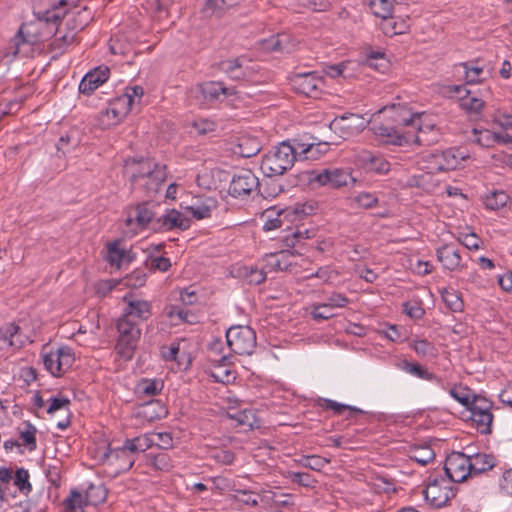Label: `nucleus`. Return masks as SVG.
I'll list each match as a JSON object with an SVG mask.
<instances>
[{
	"mask_svg": "<svg viewBox=\"0 0 512 512\" xmlns=\"http://www.w3.org/2000/svg\"><path fill=\"white\" fill-rule=\"evenodd\" d=\"M400 368L404 370L405 372L412 374L420 379L424 380H438L437 376L431 372H429L427 369L422 367L418 363H412L407 360L402 361L400 364Z\"/></svg>",
	"mask_w": 512,
	"mask_h": 512,
	"instance_id": "c756f323",
	"label": "nucleus"
},
{
	"mask_svg": "<svg viewBox=\"0 0 512 512\" xmlns=\"http://www.w3.org/2000/svg\"><path fill=\"white\" fill-rule=\"evenodd\" d=\"M269 179L263 184L260 183L261 188L258 187V189L264 198H275L284 191V186L272 178Z\"/></svg>",
	"mask_w": 512,
	"mask_h": 512,
	"instance_id": "ea45409f",
	"label": "nucleus"
},
{
	"mask_svg": "<svg viewBox=\"0 0 512 512\" xmlns=\"http://www.w3.org/2000/svg\"><path fill=\"white\" fill-rule=\"evenodd\" d=\"M320 406L326 410H332L337 415H342L344 411H349L348 417L353 414L363 413V411L357 407L338 403L331 399H321Z\"/></svg>",
	"mask_w": 512,
	"mask_h": 512,
	"instance_id": "2f4dec72",
	"label": "nucleus"
},
{
	"mask_svg": "<svg viewBox=\"0 0 512 512\" xmlns=\"http://www.w3.org/2000/svg\"><path fill=\"white\" fill-rule=\"evenodd\" d=\"M226 340L231 351L239 355H251L256 348V333L249 326L230 327L226 332Z\"/></svg>",
	"mask_w": 512,
	"mask_h": 512,
	"instance_id": "0eeeda50",
	"label": "nucleus"
},
{
	"mask_svg": "<svg viewBox=\"0 0 512 512\" xmlns=\"http://www.w3.org/2000/svg\"><path fill=\"white\" fill-rule=\"evenodd\" d=\"M460 241L469 250H478L480 247V239L474 233L463 235Z\"/></svg>",
	"mask_w": 512,
	"mask_h": 512,
	"instance_id": "0e129e2a",
	"label": "nucleus"
},
{
	"mask_svg": "<svg viewBox=\"0 0 512 512\" xmlns=\"http://www.w3.org/2000/svg\"><path fill=\"white\" fill-rule=\"evenodd\" d=\"M229 417L237 421L238 425L248 426L251 429L254 427L253 422L251 421V419H254V415L250 410L238 411L234 414H229Z\"/></svg>",
	"mask_w": 512,
	"mask_h": 512,
	"instance_id": "13d9d810",
	"label": "nucleus"
},
{
	"mask_svg": "<svg viewBox=\"0 0 512 512\" xmlns=\"http://www.w3.org/2000/svg\"><path fill=\"white\" fill-rule=\"evenodd\" d=\"M212 458L218 463L230 465L234 461V454L229 450H216L213 452Z\"/></svg>",
	"mask_w": 512,
	"mask_h": 512,
	"instance_id": "e2e57ef3",
	"label": "nucleus"
},
{
	"mask_svg": "<svg viewBox=\"0 0 512 512\" xmlns=\"http://www.w3.org/2000/svg\"><path fill=\"white\" fill-rule=\"evenodd\" d=\"M137 389L146 396H155L163 389V382L157 379H142Z\"/></svg>",
	"mask_w": 512,
	"mask_h": 512,
	"instance_id": "c9c22d12",
	"label": "nucleus"
},
{
	"mask_svg": "<svg viewBox=\"0 0 512 512\" xmlns=\"http://www.w3.org/2000/svg\"><path fill=\"white\" fill-rule=\"evenodd\" d=\"M245 56H240L231 59H225L219 62V70L226 74L232 80H244L247 78L245 62H250Z\"/></svg>",
	"mask_w": 512,
	"mask_h": 512,
	"instance_id": "aec40b11",
	"label": "nucleus"
},
{
	"mask_svg": "<svg viewBox=\"0 0 512 512\" xmlns=\"http://www.w3.org/2000/svg\"><path fill=\"white\" fill-rule=\"evenodd\" d=\"M289 251H281L279 253L271 254L268 257V265H270L275 270H286L290 263L285 261V258L288 257Z\"/></svg>",
	"mask_w": 512,
	"mask_h": 512,
	"instance_id": "8fccbe9b",
	"label": "nucleus"
},
{
	"mask_svg": "<svg viewBox=\"0 0 512 512\" xmlns=\"http://www.w3.org/2000/svg\"><path fill=\"white\" fill-rule=\"evenodd\" d=\"M299 463L305 468H309L314 471H321L327 464L330 463V460L318 455H311L304 456L301 460H299Z\"/></svg>",
	"mask_w": 512,
	"mask_h": 512,
	"instance_id": "a18cd8bd",
	"label": "nucleus"
},
{
	"mask_svg": "<svg viewBox=\"0 0 512 512\" xmlns=\"http://www.w3.org/2000/svg\"><path fill=\"white\" fill-rule=\"evenodd\" d=\"M410 458L424 466L434 460L435 453L429 446H419L411 450Z\"/></svg>",
	"mask_w": 512,
	"mask_h": 512,
	"instance_id": "f704fd0d",
	"label": "nucleus"
},
{
	"mask_svg": "<svg viewBox=\"0 0 512 512\" xmlns=\"http://www.w3.org/2000/svg\"><path fill=\"white\" fill-rule=\"evenodd\" d=\"M403 307L405 313L411 318L420 319L424 315V309L417 303L410 305V303L406 302Z\"/></svg>",
	"mask_w": 512,
	"mask_h": 512,
	"instance_id": "338daca9",
	"label": "nucleus"
},
{
	"mask_svg": "<svg viewBox=\"0 0 512 512\" xmlns=\"http://www.w3.org/2000/svg\"><path fill=\"white\" fill-rule=\"evenodd\" d=\"M13 480L14 485L19 489L21 493L27 495L32 490L31 483L29 482V473L26 469H17Z\"/></svg>",
	"mask_w": 512,
	"mask_h": 512,
	"instance_id": "37998d69",
	"label": "nucleus"
},
{
	"mask_svg": "<svg viewBox=\"0 0 512 512\" xmlns=\"http://www.w3.org/2000/svg\"><path fill=\"white\" fill-rule=\"evenodd\" d=\"M468 152L463 148H450L434 155L438 171H451L457 169L462 161L469 159Z\"/></svg>",
	"mask_w": 512,
	"mask_h": 512,
	"instance_id": "f3484780",
	"label": "nucleus"
},
{
	"mask_svg": "<svg viewBox=\"0 0 512 512\" xmlns=\"http://www.w3.org/2000/svg\"><path fill=\"white\" fill-rule=\"evenodd\" d=\"M472 133L475 136L473 142L477 143L482 147H492L495 144V139L497 138V136L494 135V133L489 130H478L474 128L472 130Z\"/></svg>",
	"mask_w": 512,
	"mask_h": 512,
	"instance_id": "49530a36",
	"label": "nucleus"
},
{
	"mask_svg": "<svg viewBox=\"0 0 512 512\" xmlns=\"http://www.w3.org/2000/svg\"><path fill=\"white\" fill-rule=\"evenodd\" d=\"M425 500L434 508L444 507L456 495L454 483L446 477H429L422 491Z\"/></svg>",
	"mask_w": 512,
	"mask_h": 512,
	"instance_id": "39448f33",
	"label": "nucleus"
},
{
	"mask_svg": "<svg viewBox=\"0 0 512 512\" xmlns=\"http://www.w3.org/2000/svg\"><path fill=\"white\" fill-rule=\"evenodd\" d=\"M146 264L151 270H159L161 272H166L171 267L170 259L163 256H151L147 259Z\"/></svg>",
	"mask_w": 512,
	"mask_h": 512,
	"instance_id": "603ef678",
	"label": "nucleus"
},
{
	"mask_svg": "<svg viewBox=\"0 0 512 512\" xmlns=\"http://www.w3.org/2000/svg\"><path fill=\"white\" fill-rule=\"evenodd\" d=\"M117 330L119 332L116 344L118 354L124 359H131L141 335L138 324L122 316L118 320Z\"/></svg>",
	"mask_w": 512,
	"mask_h": 512,
	"instance_id": "423d86ee",
	"label": "nucleus"
},
{
	"mask_svg": "<svg viewBox=\"0 0 512 512\" xmlns=\"http://www.w3.org/2000/svg\"><path fill=\"white\" fill-rule=\"evenodd\" d=\"M160 210H162L161 204L153 201L138 204L128 212L126 225L134 233L145 228L154 231V222L159 217Z\"/></svg>",
	"mask_w": 512,
	"mask_h": 512,
	"instance_id": "20e7f679",
	"label": "nucleus"
},
{
	"mask_svg": "<svg viewBox=\"0 0 512 512\" xmlns=\"http://www.w3.org/2000/svg\"><path fill=\"white\" fill-rule=\"evenodd\" d=\"M124 301L127 302V306L122 316L132 321H134V319L144 321L151 316V304L148 301L141 299L129 300L127 297H124Z\"/></svg>",
	"mask_w": 512,
	"mask_h": 512,
	"instance_id": "4be33fe9",
	"label": "nucleus"
},
{
	"mask_svg": "<svg viewBox=\"0 0 512 512\" xmlns=\"http://www.w3.org/2000/svg\"><path fill=\"white\" fill-rule=\"evenodd\" d=\"M467 454L463 452H452L447 456L444 465L446 478L451 480L454 484L465 481L471 477V470L469 469Z\"/></svg>",
	"mask_w": 512,
	"mask_h": 512,
	"instance_id": "f8f14e48",
	"label": "nucleus"
},
{
	"mask_svg": "<svg viewBox=\"0 0 512 512\" xmlns=\"http://www.w3.org/2000/svg\"><path fill=\"white\" fill-rule=\"evenodd\" d=\"M216 207V201L213 198H205L202 202H197L187 206L186 210L197 220L209 218L212 210Z\"/></svg>",
	"mask_w": 512,
	"mask_h": 512,
	"instance_id": "cd10ccee",
	"label": "nucleus"
},
{
	"mask_svg": "<svg viewBox=\"0 0 512 512\" xmlns=\"http://www.w3.org/2000/svg\"><path fill=\"white\" fill-rule=\"evenodd\" d=\"M167 178L166 166L155 163L151 173L146 176L139 184L142 185L148 193H156Z\"/></svg>",
	"mask_w": 512,
	"mask_h": 512,
	"instance_id": "5701e85b",
	"label": "nucleus"
},
{
	"mask_svg": "<svg viewBox=\"0 0 512 512\" xmlns=\"http://www.w3.org/2000/svg\"><path fill=\"white\" fill-rule=\"evenodd\" d=\"M155 162L149 158H129L125 160L123 172L129 177L132 185L139 184L151 173Z\"/></svg>",
	"mask_w": 512,
	"mask_h": 512,
	"instance_id": "dca6fc26",
	"label": "nucleus"
},
{
	"mask_svg": "<svg viewBox=\"0 0 512 512\" xmlns=\"http://www.w3.org/2000/svg\"><path fill=\"white\" fill-rule=\"evenodd\" d=\"M412 348L421 357H435L437 354L435 346L426 339L414 340Z\"/></svg>",
	"mask_w": 512,
	"mask_h": 512,
	"instance_id": "c03bdc74",
	"label": "nucleus"
},
{
	"mask_svg": "<svg viewBox=\"0 0 512 512\" xmlns=\"http://www.w3.org/2000/svg\"><path fill=\"white\" fill-rule=\"evenodd\" d=\"M36 433V427L30 422H25L24 429L20 430V439L23 444L28 447L29 451L36 449Z\"/></svg>",
	"mask_w": 512,
	"mask_h": 512,
	"instance_id": "58836bf2",
	"label": "nucleus"
},
{
	"mask_svg": "<svg viewBox=\"0 0 512 512\" xmlns=\"http://www.w3.org/2000/svg\"><path fill=\"white\" fill-rule=\"evenodd\" d=\"M60 19V8H56L55 10L47 11L44 18H38L35 21L22 24L14 40L16 49L13 55L20 54L21 45H33L51 38L53 34L58 32L57 22Z\"/></svg>",
	"mask_w": 512,
	"mask_h": 512,
	"instance_id": "f03ea898",
	"label": "nucleus"
},
{
	"mask_svg": "<svg viewBox=\"0 0 512 512\" xmlns=\"http://www.w3.org/2000/svg\"><path fill=\"white\" fill-rule=\"evenodd\" d=\"M437 259L445 269L456 270L461 266L459 250L451 244H445L437 249Z\"/></svg>",
	"mask_w": 512,
	"mask_h": 512,
	"instance_id": "b1692460",
	"label": "nucleus"
},
{
	"mask_svg": "<svg viewBox=\"0 0 512 512\" xmlns=\"http://www.w3.org/2000/svg\"><path fill=\"white\" fill-rule=\"evenodd\" d=\"M477 398H474L473 404L469 407L471 415L470 419L476 424L477 430L481 434L491 433V424L493 421V414L489 411L490 405L484 406L476 405Z\"/></svg>",
	"mask_w": 512,
	"mask_h": 512,
	"instance_id": "6ab92c4d",
	"label": "nucleus"
},
{
	"mask_svg": "<svg viewBox=\"0 0 512 512\" xmlns=\"http://www.w3.org/2000/svg\"><path fill=\"white\" fill-rule=\"evenodd\" d=\"M290 37L286 34H279L273 36L264 42V48L272 52H287L291 51Z\"/></svg>",
	"mask_w": 512,
	"mask_h": 512,
	"instance_id": "c85d7f7f",
	"label": "nucleus"
},
{
	"mask_svg": "<svg viewBox=\"0 0 512 512\" xmlns=\"http://www.w3.org/2000/svg\"><path fill=\"white\" fill-rule=\"evenodd\" d=\"M509 196L504 191L491 192L485 198V206L490 210H498L504 207L508 202Z\"/></svg>",
	"mask_w": 512,
	"mask_h": 512,
	"instance_id": "4c0bfd02",
	"label": "nucleus"
},
{
	"mask_svg": "<svg viewBox=\"0 0 512 512\" xmlns=\"http://www.w3.org/2000/svg\"><path fill=\"white\" fill-rule=\"evenodd\" d=\"M484 101L477 97H463L461 98V107L468 113L478 114L484 107Z\"/></svg>",
	"mask_w": 512,
	"mask_h": 512,
	"instance_id": "de8ad7c7",
	"label": "nucleus"
},
{
	"mask_svg": "<svg viewBox=\"0 0 512 512\" xmlns=\"http://www.w3.org/2000/svg\"><path fill=\"white\" fill-rule=\"evenodd\" d=\"M242 0H207L205 10L221 14L226 9L238 5Z\"/></svg>",
	"mask_w": 512,
	"mask_h": 512,
	"instance_id": "79ce46f5",
	"label": "nucleus"
},
{
	"mask_svg": "<svg viewBox=\"0 0 512 512\" xmlns=\"http://www.w3.org/2000/svg\"><path fill=\"white\" fill-rule=\"evenodd\" d=\"M312 316L314 319L326 320L334 316L332 309H325L322 304L316 305L313 308Z\"/></svg>",
	"mask_w": 512,
	"mask_h": 512,
	"instance_id": "774afa93",
	"label": "nucleus"
},
{
	"mask_svg": "<svg viewBox=\"0 0 512 512\" xmlns=\"http://www.w3.org/2000/svg\"><path fill=\"white\" fill-rule=\"evenodd\" d=\"M307 180L318 182L321 186H328L330 188H340L354 184L356 179L351 173L345 169L334 168L324 169L322 172L316 173L315 171L307 172Z\"/></svg>",
	"mask_w": 512,
	"mask_h": 512,
	"instance_id": "9b49d317",
	"label": "nucleus"
},
{
	"mask_svg": "<svg viewBox=\"0 0 512 512\" xmlns=\"http://www.w3.org/2000/svg\"><path fill=\"white\" fill-rule=\"evenodd\" d=\"M237 498L242 503L249 505L251 507L258 506V500L253 496V493L247 490H237Z\"/></svg>",
	"mask_w": 512,
	"mask_h": 512,
	"instance_id": "69168bd1",
	"label": "nucleus"
},
{
	"mask_svg": "<svg viewBox=\"0 0 512 512\" xmlns=\"http://www.w3.org/2000/svg\"><path fill=\"white\" fill-rule=\"evenodd\" d=\"M308 233V230L302 231L297 229L292 234L285 236L283 242L285 243V246L293 248L297 246L302 240L309 238Z\"/></svg>",
	"mask_w": 512,
	"mask_h": 512,
	"instance_id": "bf43d9fd",
	"label": "nucleus"
},
{
	"mask_svg": "<svg viewBox=\"0 0 512 512\" xmlns=\"http://www.w3.org/2000/svg\"><path fill=\"white\" fill-rule=\"evenodd\" d=\"M60 22H61V19L57 22L58 32L56 34L52 35V36H54V40L51 44L53 49H59V50L63 49L65 46L69 45L74 40V37H75V34L72 32L61 34L60 29H59Z\"/></svg>",
	"mask_w": 512,
	"mask_h": 512,
	"instance_id": "09e8293b",
	"label": "nucleus"
},
{
	"mask_svg": "<svg viewBox=\"0 0 512 512\" xmlns=\"http://www.w3.org/2000/svg\"><path fill=\"white\" fill-rule=\"evenodd\" d=\"M101 461L106 466V472L116 477L121 473L129 471L135 463V457L126 449V445L122 447L111 449L108 447L107 451L103 454Z\"/></svg>",
	"mask_w": 512,
	"mask_h": 512,
	"instance_id": "6e6552de",
	"label": "nucleus"
},
{
	"mask_svg": "<svg viewBox=\"0 0 512 512\" xmlns=\"http://www.w3.org/2000/svg\"><path fill=\"white\" fill-rule=\"evenodd\" d=\"M296 155V149L284 141L263 157L260 168L267 178L283 175L293 167Z\"/></svg>",
	"mask_w": 512,
	"mask_h": 512,
	"instance_id": "7ed1b4c3",
	"label": "nucleus"
},
{
	"mask_svg": "<svg viewBox=\"0 0 512 512\" xmlns=\"http://www.w3.org/2000/svg\"><path fill=\"white\" fill-rule=\"evenodd\" d=\"M66 512H82L84 507L83 497L80 492L73 490L70 496L63 502Z\"/></svg>",
	"mask_w": 512,
	"mask_h": 512,
	"instance_id": "a19ab883",
	"label": "nucleus"
},
{
	"mask_svg": "<svg viewBox=\"0 0 512 512\" xmlns=\"http://www.w3.org/2000/svg\"><path fill=\"white\" fill-rule=\"evenodd\" d=\"M147 463L156 470L167 471L171 468L170 457L167 453L147 454Z\"/></svg>",
	"mask_w": 512,
	"mask_h": 512,
	"instance_id": "e433bc0d",
	"label": "nucleus"
},
{
	"mask_svg": "<svg viewBox=\"0 0 512 512\" xmlns=\"http://www.w3.org/2000/svg\"><path fill=\"white\" fill-rule=\"evenodd\" d=\"M71 348L60 347L55 351L43 353V364L47 371L55 377L62 376L74 363Z\"/></svg>",
	"mask_w": 512,
	"mask_h": 512,
	"instance_id": "9d476101",
	"label": "nucleus"
},
{
	"mask_svg": "<svg viewBox=\"0 0 512 512\" xmlns=\"http://www.w3.org/2000/svg\"><path fill=\"white\" fill-rule=\"evenodd\" d=\"M291 84L295 91L307 97L317 98L321 92L323 80L316 73H300L291 78Z\"/></svg>",
	"mask_w": 512,
	"mask_h": 512,
	"instance_id": "2eb2a0df",
	"label": "nucleus"
},
{
	"mask_svg": "<svg viewBox=\"0 0 512 512\" xmlns=\"http://www.w3.org/2000/svg\"><path fill=\"white\" fill-rule=\"evenodd\" d=\"M441 297L447 308L452 312H461L463 310V301L456 291L443 289L441 291Z\"/></svg>",
	"mask_w": 512,
	"mask_h": 512,
	"instance_id": "473e14b6",
	"label": "nucleus"
},
{
	"mask_svg": "<svg viewBox=\"0 0 512 512\" xmlns=\"http://www.w3.org/2000/svg\"><path fill=\"white\" fill-rule=\"evenodd\" d=\"M155 443V436L152 434H144L132 439H126L124 444L132 455L139 452H144L151 448Z\"/></svg>",
	"mask_w": 512,
	"mask_h": 512,
	"instance_id": "bb28decb",
	"label": "nucleus"
},
{
	"mask_svg": "<svg viewBox=\"0 0 512 512\" xmlns=\"http://www.w3.org/2000/svg\"><path fill=\"white\" fill-rule=\"evenodd\" d=\"M190 220L176 209H162L154 222V232L171 231L174 229L187 230Z\"/></svg>",
	"mask_w": 512,
	"mask_h": 512,
	"instance_id": "ddd939ff",
	"label": "nucleus"
},
{
	"mask_svg": "<svg viewBox=\"0 0 512 512\" xmlns=\"http://www.w3.org/2000/svg\"><path fill=\"white\" fill-rule=\"evenodd\" d=\"M467 458L468 463H471V465H469L471 476L484 473L495 466V458L489 454L476 453L473 455H467Z\"/></svg>",
	"mask_w": 512,
	"mask_h": 512,
	"instance_id": "a878e982",
	"label": "nucleus"
},
{
	"mask_svg": "<svg viewBox=\"0 0 512 512\" xmlns=\"http://www.w3.org/2000/svg\"><path fill=\"white\" fill-rule=\"evenodd\" d=\"M349 303V300L347 297L340 293H332L328 299L327 302L322 304V307L325 309H333V308H342L345 307Z\"/></svg>",
	"mask_w": 512,
	"mask_h": 512,
	"instance_id": "5fc2aeb1",
	"label": "nucleus"
},
{
	"mask_svg": "<svg viewBox=\"0 0 512 512\" xmlns=\"http://www.w3.org/2000/svg\"><path fill=\"white\" fill-rule=\"evenodd\" d=\"M261 188L258 178L251 170H242L235 174L229 185V194L234 198L245 197L253 190Z\"/></svg>",
	"mask_w": 512,
	"mask_h": 512,
	"instance_id": "4468645a",
	"label": "nucleus"
},
{
	"mask_svg": "<svg viewBox=\"0 0 512 512\" xmlns=\"http://www.w3.org/2000/svg\"><path fill=\"white\" fill-rule=\"evenodd\" d=\"M354 200L359 207L365 209L374 207L378 202L377 197L371 193H360Z\"/></svg>",
	"mask_w": 512,
	"mask_h": 512,
	"instance_id": "052dcab7",
	"label": "nucleus"
},
{
	"mask_svg": "<svg viewBox=\"0 0 512 512\" xmlns=\"http://www.w3.org/2000/svg\"><path fill=\"white\" fill-rule=\"evenodd\" d=\"M110 75L107 66H99L88 72L79 84V91L82 94L90 95L95 89L106 82Z\"/></svg>",
	"mask_w": 512,
	"mask_h": 512,
	"instance_id": "a211bd4d",
	"label": "nucleus"
},
{
	"mask_svg": "<svg viewBox=\"0 0 512 512\" xmlns=\"http://www.w3.org/2000/svg\"><path fill=\"white\" fill-rule=\"evenodd\" d=\"M153 436H155L154 445L158 446L159 448L168 449V448L172 447L173 439H172L170 433H167V432L153 433Z\"/></svg>",
	"mask_w": 512,
	"mask_h": 512,
	"instance_id": "680f3d73",
	"label": "nucleus"
},
{
	"mask_svg": "<svg viewBox=\"0 0 512 512\" xmlns=\"http://www.w3.org/2000/svg\"><path fill=\"white\" fill-rule=\"evenodd\" d=\"M459 65L465 70V78L467 83L472 84L481 81L480 76L483 73L482 67H470L466 62H462Z\"/></svg>",
	"mask_w": 512,
	"mask_h": 512,
	"instance_id": "6e6d98bb",
	"label": "nucleus"
},
{
	"mask_svg": "<svg viewBox=\"0 0 512 512\" xmlns=\"http://www.w3.org/2000/svg\"><path fill=\"white\" fill-rule=\"evenodd\" d=\"M200 90L207 101L218 100L220 95L228 97L236 93L233 88H228L223 82L219 81L205 82L200 86Z\"/></svg>",
	"mask_w": 512,
	"mask_h": 512,
	"instance_id": "393cba45",
	"label": "nucleus"
},
{
	"mask_svg": "<svg viewBox=\"0 0 512 512\" xmlns=\"http://www.w3.org/2000/svg\"><path fill=\"white\" fill-rule=\"evenodd\" d=\"M389 111L392 112L391 115V124H378L373 127V132L376 136L380 137L383 142L386 144L398 145L401 146L403 143L414 142L418 145H421L425 142L422 137V129L420 128L418 133L411 137L409 133H402L400 131L401 127L413 126L416 127L418 125L419 116L418 115H410L409 112L404 107H396V105H392L389 108Z\"/></svg>",
	"mask_w": 512,
	"mask_h": 512,
	"instance_id": "f257e3e1",
	"label": "nucleus"
},
{
	"mask_svg": "<svg viewBox=\"0 0 512 512\" xmlns=\"http://www.w3.org/2000/svg\"><path fill=\"white\" fill-rule=\"evenodd\" d=\"M369 122L370 120L366 119L363 115L345 113L335 117L329 127L332 131L338 133L340 138L347 139L363 131Z\"/></svg>",
	"mask_w": 512,
	"mask_h": 512,
	"instance_id": "1a4fd4ad",
	"label": "nucleus"
},
{
	"mask_svg": "<svg viewBox=\"0 0 512 512\" xmlns=\"http://www.w3.org/2000/svg\"><path fill=\"white\" fill-rule=\"evenodd\" d=\"M289 478L293 483L304 487H313L316 482L309 473L304 472H289Z\"/></svg>",
	"mask_w": 512,
	"mask_h": 512,
	"instance_id": "4d7b16f0",
	"label": "nucleus"
},
{
	"mask_svg": "<svg viewBox=\"0 0 512 512\" xmlns=\"http://www.w3.org/2000/svg\"><path fill=\"white\" fill-rule=\"evenodd\" d=\"M70 400L66 397H52L50 399V405L47 408L48 414H54L58 410H65L69 413Z\"/></svg>",
	"mask_w": 512,
	"mask_h": 512,
	"instance_id": "864d4df0",
	"label": "nucleus"
},
{
	"mask_svg": "<svg viewBox=\"0 0 512 512\" xmlns=\"http://www.w3.org/2000/svg\"><path fill=\"white\" fill-rule=\"evenodd\" d=\"M361 160L366 162L367 168L377 173H387L390 169V164L381 157L374 156L370 152H363Z\"/></svg>",
	"mask_w": 512,
	"mask_h": 512,
	"instance_id": "7c9ffc66",
	"label": "nucleus"
},
{
	"mask_svg": "<svg viewBox=\"0 0 512 512\" xmlns=\"http://www.w3.org/2000/svg\"><path fill=\"white\" fill-rule=\"evenodd\" d=\"M60 14L61 19L67 17V27L70 30L76 31L83 30L93 19L92 11L87 6H83L80 9H77V7H75L70 11H65L63 14L60 12Z\"/></svg>",
	"mask_w": 512,
	"mask_h": 512,
	"instance_id": "412c9836",
	"label": "nucleus"
},
{
	"mask_svg": "<svg viewBox=\"0 0 512 512\" xmlns=\"http://www.w3.org/2000/svg\"><path fill=\"white\" fill-rule=\"evenodd\" d=\"M370 7L374 15L385 21L392 16L393 5L390 0H370Z\"/></svg>",
	"mask_w": 512,
	"mask_h": 512,
	"instance_id": "72a5a7b5",
	"label": "nucleus"
},
{
	"mask_svg": "<svg viewBox=\"0 0 512 512\" xmlns=\"http://www.w3.org/2000/svg\"><path fill=\"white\" fill-rule=\"evenodd\" d=\"M124 254L125 251L119 248L118 242L108 244V253L106 259L111 265L119 266L124 257Z\"/></svg>",
	"mask_w": 512,
	"mask_h": 512,
	"instance_id": "3c124183",
	"label": "nucleus"
}]
</instances>
